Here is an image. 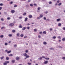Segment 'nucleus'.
Masks as SVG:
<instances>
[{
  "mask_svg": "<svg viewBox=\"0 0 65 65\" xmlns=\"http://www.w3.org/2000/svg\"><path fill=\"white\" fill-rule=\"evenodd\" d=\"M4 56H2L0 58V59L1 60H3L4 59Z\"/></svg>",
  "mask_w": 65,
  "mask_h": 65,
  "instance_id": "9d476101",
  "label": "nucleus"
},
{
  "mask_svg": "<svg viewBox=\"0 0 65 65\" xmlns=\"http://www.w3.org/2000/svg\"><path fill=\"white\" fill-rule=\"evenodd\" d=\"M1 20L2 21H4V19H3V18H2L1 19Z\"/></svg>",
  "mask_w": 65,
  "mask_h": 65,
  "instance_id": "c03bdc74",
  "label": "nucleus"
},
{
  "mask_svg": "<svg viewBox=\"0 0 65 65\" xmlns=\"http://www.w3.org/2000/svg\"><path fill=\"white\" fill-rule=\"evenodd\" d=\"M40 19V18L39 17H37V19H38V20H39V19Z\"/></svg>",
  "mask_w": 65,
  "mask_h": 65,
  "instance_id": "bf43d9fd",
  "label": "nucleus"
},
{
  "mask_svg": "<svg viewBox=\"0 0 65 65\" xmlns=\"http://www.w3.org/2000/svg\"><path fill=\"white\" fill-rule=\"evenodd\" d=\"M26 28H27V29H28V30H29V29H30V27H26Z\"/></svg>",
  "mask_w": 65,
  "mask_h": 65,
  "instance_id": "37998d69",
  "label": "nucleus"
},
{
  "mask_svg": "<svg viewBox=\"0 0 65 65\" xmlns=\"http://www.w3.org/2000/svg\"><path fill=\"white\" fill-rule=\"evenodd\" d=\"M48 12L47 11H46V12H45V13H46H46H48Z\"/></svg>",
  "mask_w": 65,
  "mask_h": 65,
  "instance_id": "8fccbe9b",
  "label": "nucleus"
},
{
  "mask_svg": "<svg viewBox=\"0 0 65 65\" xmlns=\"http://www.w3.org/2000/svg\"><path fill=\"white\" fill-rule=\"evenodd\" d=\"M53 39H56V37L55 36H54L53 37Z\"/></svg>",
  "mask_w": 65,
  "mask_h": 65,
  "instance_id": "f704fd0d",
  "label": "nucleus"
},
{
  "mask_svg": "<svg viewBox=\"0 0 65 65\" xmlns=\"http://www.w3.org/2000/svg\"><path fill=\"white\" fill-rule=\"evenodd\" d=\"M16 60L17 61H19L20 60V57L17 56L16 58Z\"/></svg>",
  "mask_w": 65,
  "mask_h": 65,
  "instance_id": "f257e3e1",
  "label": "nucleus"
},
{
  "mask_svg": "<svg viewBox=\"0 0 65 65\" xmlns=\"http://www.w3.org/2000/svg\"><path fill=\"white\" fill-rule=\"evenodd\" d=\"M43 33L44 34H45L46 33V32L45 31H44L43 32Z\"/></svg>",
  "mask_w": 65,
  "mask_h": 65,
  "instance_id": "b1692460",
  "label": "nucleus"
},
{
  "mask_svg": "<svg viewBox=\"0 0 65 65\" xmlns=\"http://www.w3.org/2000/svg\"><path fill=\"white\" fill-rule=\"evenodd\" d=\"M14 47H17V45L16 44H15L14 45Z\"/></svg>",
  "mask_w": 65,
  "mask_h": 65,
  "instance_id": "79ce46f5",
  "label": "nucleus"
},
{
  "mask_svg": "<svg viewBox=\"0 0 65 65\" xmlns=\"http://www.w3.org/2000/svg\"><path fill=\"white\" fill-rule=\"evenodd\" d=\"M12 36V35L11 34H10L9 35V37H11V36Z\"/></svg>",
  "mask_w": 65,
  "mask_h": 65,
  "instance_id": "5701e85b",
  "label": "nucleus"
},
{
  "mask_svg": "<svg viewBox=\"0 0 65 65\" xmlns=\"http://www.w3.org/2000/svg\"><path fill=\"white\" fill-rule=\"evenodd\" d=\"M17 35L18 36H20V34L19 33H18Z\"/></svg>",
  "mask_w": 65,
  "mask_h": 65,
  "instance_id": "58836bf2",
  "label": "nucleus"
},
{
  "mask_svg": "<svg viewBox=\"0 0 65 65\" xmlns=\"http://www.w3.org/2000/svg\"><path fill=\"white\" fill-rule=\"evenodd\" d=\"M30 6H31V7H32V6H33V4H30Z\"/></svg>",
  "mask_w": 65,
  "mask_h": 65,
  "instance_id": "a18cd8bd",
  "label": "nucleus"
},
{
  "mask_svg": "<svg viewBox=\"0 0 65 65\" xmlns=\"http://www.w3.org/2000/svg\"><path fill=\"white\" fill-rule=\"evenodd\" d=\"M19 19H22V17H19Z\"/></svg>",
  "mask_w": 65,
  "mask_h": 65,
  "instance_id": "5fc2aeb1",
  "label": "nucleus"
},
{
  "mask_svg": "<svg viewBox=\"0 0 65 65\" xmlns=\"http://www.w3.org/2000/svg\"><path fill=\"white\" fill-rule=\"evenodd\" d=\"M28 65H31V63H28Z\"/></svg>",
  "mask_w": 65,
  "mask_h": 65,
  "instance_id": "4d7b16f0",
  "label": "nucleus"
},
{
  "mask_svg": "<svg viewBox=\"0 0 65 65\" xmlns=\"http://www.w3.org/2000/svg\"><path fill=\"white\" fill-rule=\"evenodd\" d=\"M20 36L21 37H23L24 36V34H21V35H20Z\"/></svg>",
  "mask_w": 65,
  "mask_h": 65,
  "instance_id": "6ab92c4d",
  "label": "nucleus"
},
{
  "mask_svg": "<svg viewBox=\"0 0 65 65\" xmlns=\"http://www.w3.org/2000/svg\"><path fill=\"white\" fill-rule=\"evenodd\" d=\"M5 45H8V43H5Z\"/></svg>",
  "mask_w": 65,
  "mask_h": 65,
  "instance_id": "ea45409f",
  "label": "nucleus"
},
{
  "mask_svg": "<svg viewBox=\"0 0 65 65\" xmlns=\"http://www.w3.org/2000/svg\"><path fill=\"white\" fill-rule=\"evenodd\" d=\"M13 3V2L12 1H11V2H10V4H12Z\"/></svg>",
  "mask_w": 65,
  "mask_h": 65,
  "instance_id": "393cba45",
  "label": "nucleus"
},
{
  "mask_svg": "<svg viewBox=\"0 0 65 65\" xmlns=\"http://www.w3.org/2000/svg\"><path fill=\"white\" fill-rule=\"evenodd\" d=\"M61 21V19H57V22H60Z\"/></svg>",
  "mask_w": 65,
  "mask_h": 65,
  "instance_id": "423d86ee",
  "label": "nucleus"
},
{
  "mask_svg": "<svg viewBox=\"0 0 65 65\" xmlns=\"http://www.w3.org/2000/svg\"><path fill=\"white\" fill-rule=\"evenodd\" d=\"M15 32V30H13L12 31V32L13 33H14V32Z\"/></svg>",
  "mask_w": 65,
  "mask_h": 65,
  "instance_id": "72a5a7b5",
  "label": "nucleus"
},
{
  "mask_svg": "<svg viewBox=\"0 0 65 65\" xmlns=\"http://www.w3.org/2000/svg\"><path fill=\"white\" fill-rule=\"evenodd\" d=\"M25 29H26V27H23L22 29V30H25Z\"/></svg>",
  "mask_w": 65,
  "mask_h": 65,
  "instance_id": "4be33fe9",
  "label": "nucleus"
},
{
  "mask_svg": "<svg viewBox=\"0 0 65 65\" xmlns=\"http://www.w3.org/2000/svg\"><path fill=\"white\" fill-rule=\"evenodd\" d=\"M14 6V7H17L18 6V5H15Z\"/></svg>",
  "mask_w": 65,
  "mask_h": 65,
  "instance_id": "c756f323",
  "label": "nucleus"
},
{
  "mask_svg": "<svg viewBox=\"0 0 65 65\" xmlns=\"http://www.w3.org/2000/svg\"><path fill=\"white\" fill-rule=\"evenodd\" d=\"M4 27H2V28H1V29H4Z\"/></svg>",
  "mask_w": 65,
  "mask_h": 65,
  "instance_id": "e2e57ef3",
  "label": "nucleus"
},
{
  "mask_svg": "<svg viewBox=\"0 0 65 65\" xmlns=\"http://www.w3.org/2000/svg\"><path fill=\"white\" fill-rule=\"evenodd\" d=\"M25 57H26V58H29L30 57V56L27 55V56Z\"/></svg>",
  "mask_w": 65,
  "mask_h": 65,
  "instance_id": "f8f14e48",
  "label": "nucleus"
},
{
  "mask_svg": "<svg viewBox=\"0 0 65 65\" xmlns=\"http://www.w3.org/2000/svg\"><path fill=\"white\" fill-rule=\"evenodd\" d=\"M59 48H63V47H61V46H59L58 47Z\"/></svg>",
  "mask_w": 65,
  "mask_h": 65,
  "instance_id": "e433bc0d",
  "label": "nucleus"
},
{
  "mask_svg": "<svg viewBox=\"0 0 65 65\" xmlns=\"http://www.w3.org/2000/svg\"><path fill=\"white\" fill-rule=\"evenodd\" d=\"M27 54L26 53H24L23 54V56H26L27 55Z\"/></svg>",
  "mask_w": 65,
  "mask_h": 65,
  "instance_id": "9b49d317",
  "label": "nucleus"
},
{
  "mask_svg": "<svg viewBox=\"0 0 65 65\" xmlns=\"http://www.w3.org/2000/svg\"><path fill=\"white\" fill-rule=\"evenodd\" d=\"M45 59L46 60H49L50 59V58H46Z\"/></svg>",
  "mask_w": 65,
  "mask_h": 65,
  "instance_id": "7c9ffc66",
  "label": "nucleus"
},
{
  "mask_svg": "<svg viewBox=\"0 0 65 65\" xmlns=\"http://www.w3.org/2000/svg\"><path fill=\"white\" fill-rule=\"evenodd\" d=\"M43 19L44 20H46V18L45 17H44Z\"/></svg>",
  "mask_w": 65,
  "mask_h": 65,
  "instance_id": "864d4df0",
  "label": "nucleus"
},
{
  "mask_svg": "<svg viewBox=\"0 0 65 65\" xmlns=\"http://www.w3.org/2000/svg\"><path fill=\"white\" fill-rule=\"evenodd\" d=\"M49 50H54V48L52 47L50 48H49Z\"/></svg>",
  "mask_w": 65,
  "mask_h": 65,
  "instance_id": "6e6552de",
  "label": "nucleus"
},
{
  "mask_svg": "<svg viewBox=\"0 0 65 65\" xmlns=\"http://www.w3.org/2000/svg\"><path fill=\"white\" fill-rule=\"evenodd\" d=\"M58 26H61V23H59L58 24Z\"/></svg>",
  "mask_w": 65,
  "mask_h": 65,
  "instance_id": "ddd939ff",
  "label": "nucleus"
},
{
  "mask_svg": "<svg viewBox=\"0 0 65 65\" xmlns=\"http://www.w3.org/2000/svg\"><path fill=\"white\" fill-rule=\"evenodd\" d=\"M34 30L35 32H37V30L36 29H35Z\"/></svg>",
  "mask_w": 65,
  "mask_h": 65,
  "instance_id": "bb28decb",
  "label": "nucleus"
},
{
  "mask_svg": "<svg viewBox=\"0 0 65 65\" xmlns=\"http://www.w3.org/2000/svg\"><path fill=\"white\" fill-rule=\"evenodd\" d=\"M62 41H65V38H64L63 39H62Z\"/></svg>",
  "mask_w": 65,
  "mask_h": 65,
  "instance_id": "c9c22d12",
  "label": "nucleus"
},
{
  "mask_svg": "<svg viewBox=\"0 0 65 65\" xmlns=\"http://www.w3.org/2000/svg\"><path fill=\"white\" fill-rule=\"evenodd\" d=\"M7 20H10V18L8 17L7 18Z\"/></svg>",
  "mask_w": 65,
  "mask_h": 65,
  "instance_id": "4c0bfd02",
  "label": "nucleus"
},
{
  "mask_svg": "<svg viewBox=\"0 0 65 65\" xmlns=\"http://www.w3.org/2000/svg\"><path fill=\"white\" fill-rule=\"evenodd\" d=\"M41 8L40 7H39L38 8V10H40L41 9Z\"/></svg>",
  "mask_w": 65,
  "mask_h": 65,
  "instance_id": "473e14b6",
  "label": "nucleus"
},
{
  "mask_svg": "<svg viewBox=\"0 0 65 65\" xmlns=\"http://www.w3.org/2000/svg\"><path fill=\"white\" fill-rule=\"evenodd\" d=\"M27 14L26 12L24 13H23V15H26Z\"/></svg>",
  "mask_w": 65,
  "mask_h": 65,
  "instance_id": "412c9836",
  "label": "nucleus"
},
{
  "mask_svg": "<svg viewBox=\"0 0 65 65\" xmlns=\"http://www.w3.org/2000/svg\"><path fill=\"white\" fill-rule=\"evenodd\" d=\"M13 23H11L9 24V26H10V27H12L13 26V25H14Z\"/></svg>",
  "mask_w": 65,
  "mask_h": 65,
  "instance_id": "f03ea898",
  "label": "nucleus"
},
{
  "mask_svg": "<svg viewBox=\"0 0 65 65\" xmlns=\"http://www.w3.org/2000/svg\"><path fill=\"white\" fill-rule=\"evenodd\" d=\"M11 62L12 63H14V62H15V60H13L11 61Z\"/></svg>",
  "mask_w": 65,
  "mask_h": 65,
  "instance_id": "f3484780",
  "label": "nucleus"
},
{
  "mask_svg": "<svg viewBox=\"0 0 65 65\" xmlns=\"http://www.w3.org/2000/svg\"><path fill=\"white\" fill-rule=\"evenodd\" d=\"M48 3L49 4H52V2L51 1H50Z\"/></svg>",
  "mask_w": 65,
  "mask_h": 65,
  "instance_id": "cd10ccee",
  "label": "nucleus"
},
{
  "mask_svg": "<svg viewBox=\"0 0 65 65\" xmlns=\"http://www.w3.org/2000/svg\"><path fill=\"white\" fill-rule=\"evenodd\" d=\"M0 6H3V4L1 3V4H0Z\"/></svg>",
  "mask_w": 65,
  "mask_h": 65,
  "instance_id": "680f3d73",
  "label": "nucleus"
},
{
  "mask_svg": "<svg viewBox=\"0 0 65 65\" xmlns=\"http://www.w3.org/2000/svg\"><path fill=\"white\" fill-rule=\"evenodd\" d=\"M48 61H47V60L44 63L45 64H47V63H48Z\"/></svg>",
  "mask_w": 65,
  "mask_h": 65,
  "instance_id": "20e7f679",
  "label": "nucleus"
},
{
  "mask_svg": "<svg viewBox=\"0 0 65 65\" xmlns=\"http://www.w3.org/2000/svg\"><path fill=\"white\" fill-rule=\"evenodd\" d=\"M62 59H63V60H65V57H63L62 58Z\"/></svg>",
  "mask_w": 65,
  "mask_h": 65,
  "instance_id": "de8ad7c7",
  "label": "nucleus"
},
{
  "mask_svg": "<svg viewBox=\"0 0 65 65\" xmlns=\"http://www.w3.org/2000/svg\"><path fill=\"white\" fill-rule=\"evenodd\" d=\"M11 13H14L15 12V11H14V10H12L11 11Z\"/></svg>",
  "mask_w": 65,
  "mask_h": 65,
  "instance_id": "7ed1b4c3",
  "label": "nucleus"
},
{
  "mask_svg": "<svg viewBox=\"0 0 65 65\" xmlns=\"http://www.w3.org/2000/svg\"><path fill=\"white\" fill-rule=\"evenodd\" d=\"M42 57H40L39 58V60H42Z\"/></svg>",
  "mask_w": 65,
  "mask_h": 65,
  "instance_id": "49530a36",
  "label": "nucleus"
},
{
  "mask_svg": "<svg viewBox=\"0 0 65 65\" xmlns=\"http://www.w3.org/2000/svg\"><path fill=\"white\" fill-rule=\"evenodd\" d=\"M62 5V3H59L58 4L59 6H60V5Z\"/></svg>",
  "mask_w": 65,
  "mask_h": 65,
  "instance_id": "a878e982",
  "label": "nucleus"
},
{
  "mask_svg": "<svg viewBox=\"0 0 65 65\" xmlns=\"http://www.w3.org/2000/svg\"><path fill=\"white\" fill-rule=\"evenodd\" d=\"M43 17V15L42 14H40L39 17L40 18H42Z\"/></svg>",
  "mask_w": 65,
  "mask_h": 65,
  "instance_id": "dca6fc26",
  "label": "nucleus"
},
{
  "mask_svg": "<svg viewBox=\"0 0 65 65\" xmlns=\"http://www.w3.org/2000/svg\"><path fill=\"white\" fill-rule=\"evenodd\" d=\"M29 6V5L28 4H27L25 5V7L26 8H28Z\"/></svg>",
  "mask_w": 65,
  "mask_h": 65,
  "instance_id": "1a4fd4ad",
  "label": "nucleus"
},
{
  "mask_svg": "<svg viewBox=\"0 0 65 65\" xmlns=\"http://www.w3.org/2000/svg\"><path fill=\"white\" fill-rule=\"evenodd\" d=\"M11 52V51H10L7 52V53H8V54H10Z\"/></svg>",
  "mask_w": 65,
  "mask_h": 65,
  "instance_id": "2eb2a0df",
  "label": "nucleus"
},
{
  "mask_svg": "<svg viewBox=\"0 0 65 65\" xmlns=\"http://www.w3.org/2000/svg\"><path fill=\"white\" fill-rule=\"evenodd\" d=\"M6 63H9V61H7L6 62Z\"/></svg>",
  "mask_w": 65,
  "mask_h": 65,
  "instance_id": "13d9d810",
  "label": "nucleus"
},
{
  "mask_svg": "<svg viewBox=\"0 0 65 65\" xmlns=\"http://www.w3.org/2000/svg\"><path fill=\"white\" fill-rule=\"evenodd\" d=\"M6 59L7 60H8L9 59V58L8 57H6Z\"/></svg>",
  "mask_w": 65,
  "mask_h": 65,
  "instance_id": "4468645a",
  "label": "nucleus"
},
{
  "mask_svg": "<svg viewBox=\"0 0 65 65\" xmlns=\"http://www.w3.org/2000/svg\"><path fill=\"white\" fill-rule=\"evenodd\" d=\"M27 20H28V18H27V17H26L25 18V22H26V21H27Z\"/></svg>",
  "mask_w": 65,
  "mask_h": 65,
  "instance_id": "a211bd4d",
  "label": "nucleus"
},
{
  "mask_svg": "<svg viewBox=\"0 0 65 65\" xmlns=\"http://www.w3.org/2000/svg\"><path fill=\"white\" fill-rule=\"evenodd\" d=\"M28 17L29 18H32V15H30Z\"/></svg>",
  "mask_w": 65,
  "mask_h": 65,
  "instance_id": "0eeeda50",
  "label": "nucleus"
},
{
  "mask_svg": "<svg viewBox=\"0 0 65 65\" xmlns=\"http://www.w3.org/2000/svg\"><path fill=\"white\" fill-rule=\"evenodd\" d=\"M0 37L1 38H3L4 37V36L3 35H1L0 36Z\"/></svg>",
  "mask_w": 65,
  "mask_h": 65,
  "instance_id": "c85d7f7f",
  "label": "nucleus"
},
{
  "mask_svg": "<svg viewBox=\"0 0 65 65\" xmlns=\"http://www.w3.org/2000/svg\"><path fill=\"white\" fill-rule=\"evenodd\" d=\"M62 29H63V30H65V27H63L62 28Z\"/></svg>",
  "mask_w": 65,
  "mask_h": 65,
  "instance_id": "052dcab7",
  "label": "nucleus"
},
{
  "mask_svg": "<svg viewBox=\"0 0 65 65\" xmlns=\"http://www.w3.org/2000/svg\"><path fill=\"white\" fill-rule=\"evenodd\" d=\"M57 3H59V2H60V1H57Z\"/></svg>",
  "mask_w": 65,
  "mask_h": 65,
  "instance_id": "6e6d98bb",
  "label": "nucleus"
},
{
  "mask_svg": "<svg viewBox=\"0 0 65 65\" xmlns=\"http://www.w3.org/2000/svg\"><path fill=\"white\" fill-rule=\"evenodd\" d=\"M34 6H37V5L36 4H34Z\"/></svg>",
  "mask_w": 65,
  "mask_h": 65,
  "instance_id": "0e129e2a",
  "label": "nucleus"
},
{
  "mask_svg": "<svg viewBox=\"0 0 65 65\" xmlns=\"http://www.w3.org/2000/svg\"><path fill=\"white\" fill-rule=\"evenodd\" d=\"M42 33V31H40L39 32V34H41Z\"/></svg>",
  "mask_w": 65,
  "mask_h": 65,
  "instance_id": "603ef678",
  "label": "nucleus"
},
{
  "mask_svg": "<svg viewBox=\"0 0 65 65\" xmlns=\"http://www.w3.org/2000/svg\"><path fill=\"white\" fill-rule=\"evenodd\" d=\"M38 38H41V36L40 35H39L38 36Z\"/></svg>",
  "mask_w": 65,
  "mask_h": 65,
  "instance_id": "3c124183",
  "label": "nucleus"
},
{
  "mask_svg": "<svg viewBox=\"0 0 65 65\" xmlns=\"http://www.w3.org/2000/svg\"><path fill=\"white\" fill-rule=\"evenodd\" d=\"M4 65H7V63H6V62L4 63L3 64Z\"/></svg>",
  "mask_w": 65,
  "mask_h": 65,
  "instance_id": "a19ab883",
  "label": "nucleus"
},
{
  "mask_svg": "<svg viewBox=\"0 0 65 65\" xmlns=\"http://www.w3.org/2000/svg\"><path fill=\"white\" fill-rule=\"evenodd\" d=\"M57 38H60V39H61V37H60V36L57 37Z\"/></svg>",
  "mask_w": 65,
  "mask_h": 65,
  "instance_id": "69168bd1",
  "label": "nucleus"
},
{
  "mask_svg": "<svg viewBox=\"0 0 65 65\" xmlns=\"http://www.w3.org/2000/svg\"><path fill=\"white\" fill-rule=\"evenodd\" d=\"M30 1H31V0H28L27 2H30Z\"/></svg>",
  "mask_w": 65,
  "mask_h": 65,
  "instance_id": "774afa93",
  "label": "nucleus"
},
{
  "mask_svg": "<svg viewBox=\"0 0 65 65\" xmlns=\"http://www.w3.org/2000/svg\"><path fill=\"white\" fill-rule=\"evenodd\" d=\"M28 51L27 50H26V51H25V52L26 53H28Z\"/></svg>",
  "mask_w": 65,
  "mask_h": 65,
  "instance_id": "09e8293b",
  "label": "nucleus"
},
{
  "mask_svg": "<svg viewBox=\"0 0 65 65\" xmlns=\"http://www.w3.org/2000/svg\"><path fill=\"white\" fill-rule=\"evenodd\" d=\"M43 44H44L45 45H46V44H47V43H46L45 42H43Z\"/></svg>",
  "mask_w": 65,
  "mask_h": 65,
  "instance_id": "aec40b11",
  "label": "nucleus"
},
{
  "mask_svg": "<svg viewBox=\"0 0 65 65\" xmlns=\"http://www.w3.org/2000/svg\"><path fill=\"white\" fill-rule=\"evenodd\" d=\"M42 58H45V57L44 56H42Z\"/></svg>",
  "mask_w": 65,
  "mask_h": 65,
  "instance_id": "338daca9",
  "label": "nucleus"
},
{
  "mask_svg": "<svg viewBox=\"0 0 65 65\" xmlns=\"http://www.w3.org/2000/svg\"><path fill=\"white\" fill-rule=\"evenodd\" d=\"M9 56H10V57H12V56H13V55L11 54H10L9 55Z\"/></svg>",
  "mask_w": 65,
  "mask_h": 65,
  "instance_id": "2f4dec72",
  "label": "nucleus"
},
{
  "mask_svg": "<svg viewBox=\"0 0 65 65\" xmlns=\"http://www.w3.org/2000/svg\"><path fill=\"white\" fill-rule=\"evenodd\" d=\"M19 28H23V26L21 24H20L19 26Z\"/></svg>",
  "mask_w": 65,
  "mask_h": 65,
  "instance_id": "39448f33",
  "label": "nucleus"
}]
</instances>
